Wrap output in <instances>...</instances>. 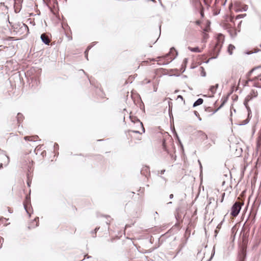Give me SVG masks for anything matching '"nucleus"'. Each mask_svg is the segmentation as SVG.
Listing matches in <instances>:
<instances>
[{
    "label": "nucleus",
    "mask_w": 261,
    "mask_h": 261,
    "mask_svg": "<svg viewBox=\"0 0 261 261\" xmlns=\"http://www.w3.org/2000/svg\"><path fill=\"white\" fill-rule=\"evenodd\" d=\"M9 23L11 24V29L13 30V31L20 36V38L26 36L29 34V28L24 23L22 22H12L10 21Z\"/></svg>",
    "instance_id": "obj_1"
},
{
    "label": "nucleus",
    "mask_w": 261,
    "mask_h": 261,
    "mask_svg": "<svg viewBox=\"0 0 261 261\" xmlns=\"http://www.w3.org/2000/svg\"><path fill=\"white\" fill-rule=\"evenodd\" d=\"M177 51L174 47L170 48V51L168 54L165 55L164 56L158 57L157 61L158 64L161 65H166L168 64L170 62L173 61L177 56Z\"/></svg>",
    "instance_id": "obj_2"
},
{
    "label": "nucleus",
    "mask_w": 261,
    "mask_h": 261,
    "mask_svg": "<svg viewBox=\"0 0 261 261\" xmlns=\"http://www.w3.org/2000/svg\"><path fill=\"white\" fill-rule=\"evenodd\" d=\"M256 213L251 212L245 221L242 229L249 232L251 226L254 224L255 222Z\"/></svg>",
    "instance_id": "obj_3"
},
{
    "label": "nucleus",
    "mask_w": 261,
    "mask_h": 261,
    "mask_svg": "<svg viewBox=\"0 0 261 261\" xmlns=\"http://www.w3.org/2000/svg\"><path fill=\"white\" fill-rule=\"evenodd\" d=\"M242 207V204L238 201L234 202L231 208L230 215L236 217L239 214Z\"/></svg>",
    "instance_id": "obj_4"
},
{
    "label": "nucleus",
    "mask_w": 261,
    "mask_h": 261,
    "mask_svg": "<svg viewBox=\"0 0 261 261\" xmlns=\"http://www.w3.org/2000/svg\"><path fill=\"white\" fill-rule=\"evenodd\" d=\"M219 40L217 41V43L215 44V45L213 47V51L214 52V53L216 54V56L215 57H213V59L216 58L219 53L220 51V49H221V46H220V40L221 39H223L224 37L221 34H220L219 35Z\"/></svg>",
    "instance_id": "obj_5"
},
{
    "label": "nucleus",
    "mask_w": 261,
    "mask_h": 261,
    "mask_svg": "<svg viewBox=\"0 0 261 261\" xmlns=\"http://www.w3.org/2000/svg\"><path fill=\"white\" fill-rule=\"evenodd\" d=\"M23 205L24 208L25 209L26 212L29 215L31 214V209L30 208L31 206V198L29 196H27L24 201H23Z\"/></svg>",
    "instance_id": "obj_6"
},
{
    "label": "nucleus",
    "mask_w": 261,
    "mask_h": 261,
    "mask_svg": "<svg viewBox=\"0 0 261 261\" xmlns=\"http://www.w3.org/2000/svg\"><path fill=\"white\" fill-rule=\"evenodd\" d=\"M129 118L132 122L136 123L137 126L142 128L143 133L145 132V128L143 126L142 122H141V121L136 116L129 115Z\"/></svg>",
    "instance_id": "obj_7"
},
{
    "label": "nucleus",
    "mask_w": 261,
    "mask_h": 261,
    "mask_svg": "<svg viewBox=\"0 0 261 261\" xmlns=\"http://www.w3.org/2000/svg\"><path fill=\"white\" fill-rule=\"evenodd\" d=\"M25 141L36 142L39 140V138L37 135L28 136L24 137Z\"/></svg>",
    "instance_id": "obj_8"
},
{
    "label": "nucleus",
    "mask_w": 261,
    "mask_h": 261,
    "mask_svg": "<svg viewBox=\"0 0 261 261\" xmlns=\"http://www.w3.org/2000/svg\"><path fill=\"white\" fill-rule=\"evenodd\" d=\"M140 173L142 175H144L145 177H147L148 174L150 175L149 167L147 166H144L140 171Z\"/></svg>",
    "instance_id": "obj_9"
},
{
    "label": "nucleus",
    "mask_w": 261,
    "mask_h": 261,
    "mask_svg": "<svg viewBox=\"0 0 261 261\" xmlns=\"http://www.w3.org/2000/svg\"><path fill=\"white\" fill-rule=\"evenodd\" d=\"M41 38L42 41L46 44H49L51 40L49 36L45 33L41 35Z\"/></svg>",
    "instance_id": "obj_10"
},
{
    "label": "nucleus",
    "mask_w": 261,
    "mask_h": 261,
    "mask_svg": "<svg viewBox=\"0 0 261 261\" xmlns=\"http://www.w3.org/2000/svg\"><path fill=\"white\" fill-rule=\"evenodd\" d=\"M0 158L4 161L3 163L0 161V168H2L3 164L6 165L8 164L9 162V158L5 154H3L2 155L0 156Z\"/></svg>",
    "instance_id": "obj_11"
},
{
    "label": "nucleus",
    "mask_w": 261,
    "mask_h": 261,
    "mask_svg": "<svg viewBox=\"0 0 261 261\" xmlns=\"http://www.w3.org/2000/svg\"><path fill=\"white\" fill-rule=\"evenodd\" d=\"M39 225V218H35L29 226V228H35Z\"/></svg>",
    "instance_id": "obj_12"
},
{
    "label": "nucleus",
    "mask_w": 261,
    "mask_h": 261,
    "mask_svg": "<svg viewBox=\"0 0 261 261\" xmlns=\"http://www.w3.org/2000/svg\"><path fill=\"white\" fill-rule=\"evenodd\" d=\"M33 178V173L32 172L29 171L27 173V184L28 187H30L32 182V179Z\"/></svg>",
    "instance_id": "obj_13"
},
{
    "label": "nucleus",
    "mask_w": 261,
    "mask_h": 261,
    "mask_svg": "<svg viewBox=\"0 0 261 261\" xmlns=\"http://www.w3.org/2000/svg\"><path fill=\"white\" fill-rule=\"evenodd\" d=\"M17 125L19 127L24 119L23 115L21 113H18L17 117Z\"/></svg>",
    "instance_id": "obj_14"
},
{
    "label": "nucleus",
    "mask_w": 261,
    "mask_h": 261,
    "mask_svg": "<svg viewBox=\"0 0 261 261\" xmlns=\"http://www.w3.org/2000/svg\"><path fill=\"white\" fill-rule=\"evenodd\" d=\"M252 99V96L251 94L248 95L245 98L244 101V105L245 107L249 106L248 102Z\"/></svg>",
    "instance_id": "obj_15"
},
{
    "label": "nucleus",
    "mask_w": 261,
    "mask_h": 261,
    "mask_svg": "<svg viewBox=\"0 0 261 261\" xmlns=\"http://www.w3.org/2000/svg\"><path fill=\"white\" fill-rule=\"evenodd\" d=\"M203 102V99L201 98H198L193 103V107H196L202 104Z\"/></svg>",
    "instance_id": "obj_16"
},
{
    "label": "nucleus",
    "mask_w": 261,
    "mask_h": 261,
    "mask_svg": "<svg viewBox=\"0 0 261 261\" xmlns=\"http://www.w3.org/2000/svg\"><path fill=\"white\" fill-rule=\"evenodd\" d=\"M240 255L241 256V261H243L246 256V252L245 249L242 248L241 249Z\"/></svg>",
    "instance_id": "obj_17"
},
{
    "label": "nucleus",
    "mask_w": 261,
    "mask_h": 261,
    "mask_svg": "<svg viewBox=\"0 0 261 261\" xmlns=\"http://www.w3.org/2000/svg\"><path fill=\"white\" fill-rule=\"evenodd\" d=\"M218 87H219V84H217L215 85L211 86L210 87L209 90H210V91H211V92L212 93V94H214L216 93V90L217 89Z\"/></svg>",
    "instance_id": "obj_18"
},
{
    "label": "nucleus",
    "mask_w": 261,
    "mask_h": 261,
    "mask_svg": "<svg viewBox=\"0 0 261 261\" xmlns=\"http://www.w3.org/2000/svg\"><path fill=\"white\" fill-rule=\"evenodd\" d=\"M198 135L201 138V139L204 140L207 139V135L202 131L199 130L198 132Z\"/></svg>",
    "instance_id": "obj_19"
},
{
    "label": "nucleus",
    "mask_w": 261,
    "mask_h": 261,
    "mask_svg": "<svg viewBox=\"0 0 261 261\" xmlns=\"http://www.w3.org/2000/svg\"><path fill=\"white\" fill-rule=\"evenodd\" d=\"M192 3L196 8H200L202 7L201 3L199 0H192Z\"/></svg>",
    "instance_id": "obj_20"
},
{
    "label": "nucleus",
    "mask_w": 261,
    "mask_h": 261,
    "mask_svg": "<svg viewBox=\"0 0 261 261\" xmlns=\"http://www.w3.org/2000/svg\"><path fill=\"white\" fill-rule=\"evenodd\" d=\"M188 49L192 52H195V53H200L201 52V50L198 47H191L190 46H189Z\"/></svg>",
    "instance_id": "obj_21"
},
{
    "label": "nucleus",
    "mask_w": 261,
    "mask_h": 261,
    "mask_svg": "<svg viewBox=\"0 0 261 261\" xmlns=\"http://www.w3.org/2000/svg\"><path fill=\"white\" fill-rule=\"evenodd\" d=\"M188 58H185L184 59V61H183V62H182V64L181 65L182 66L181 69H182V72H184L186 70V67L187 64L188 63Z\"/></svg>",
    "instance_id": "obj_22"
},
{
    "label": "nucleus",
    "mask_w": 261,
    "mask_h": 261,
    "mask_svg": "<svg viewBox=\"0 0 261 261\" xmlns=\"http://www.w3.org/2000/svg\"><path fill=\"white\" fill-rule=\"evenodd\" d=\"M99 228H100L99 227H97L94 230H91L90 231V233L91 234L93 238L96 237V232L99 229Z\"/></svg>",
    "instance_id": "obj_23"
},
{
    "label": "nucleus",
    "mask_w": 261,
    "mask_h": 261,
    "mask_svg": "<svg viewBox=\"0 0 261 261\" xmlns=\"http://www.w3.org/2000/svg\"><path fill=\"white\" fill-rule=\"evenodd\" d=\"M248 9V6L247 5H244L243 6H242V9H237L236 10V11L237 12H242V11H246Z\"/></svg>",
    "instance_id": "obj_24"
},
{
    "label": "nucleus",
    "mask_w": 261,
    "mask_h": 261,
    "mask_svg": "<svg viewBox=\"0 0 261 261\" xmlns=\"http://www.w3.org/2000/svg\"><path fill=\"white\" fill-rule=\"evenodd\" d=\"M14 7L15 9V12H16V13L19 12L20 10L21 7V4L18 5L16 3H14Z\"/></svg>",
    "instance_id": "obj_25"
},
{
    "label": "nucleus",
    "mask_w": 261,
    "mask_h": 261,
    "mask_svg": "<svg viewBox=\"0 0 261 261\" xmlns=\"http://www.w3.org/2000/svg\"><path fill=\"white\" fill-rule=\"evenodd\" d=\"M235 48V47L234 45H232V44H229L228 45V52L229 53V54L230 55H232V50Z\"/></svg>",
    "instance_id": "obj_26"
},
{
    "label": "nucleus",
    "mask_w": 261,
    "mask_h": 261,
    "mask_svg": "<svg viewBox=\"0 0 261 261\" xmlns=\"http://www.w3.org/2000/svg\"><path fill=\"white\" fill-rule=\"evenodd\" d=\"M43 1L49 7L52 6V4L54 2V0H43Z\"/></svg>",
    "instance_id": "obj_27"
},
{
    "label": "nucleus",
    "mask_w": 261,
    "mask_h": 261,
    "mask_svg": "<svg viewBox=\"0 0 261 261\" xmlns=\"http://www.w3.org/2000/svg\"><path fill=\"white\" fill-rule=\"evenodd\" d=\"M91 48V46H88L86 50L85 51V56L86 59L88 60V51Z\"/></svg>",
    "instance_id": "obj_28"
},
{
    "label": "nucleus",
    "mask_w": 261,
    "mask_h": 261,
    "mask_svg": "<svg viewBox=\"0 0 261 261\" xmlns=\"http://www.w3.org/2000/svg\"><path fill=\"white\" fill-rule=\"evenodd\" d=\"M225 102L224 101H223L222 102V103L220 105V106H219V108H218L217 109L215 110L214 111H213L212 113L211 114V115H213V114H214L215 113H216L220 109H221L224 105H225Z\"/></svg>",
    "instance_id": "obj_29"
},
{
    "label": "nucleus",
    "mask_w": 261,
    "mask_h": 261,
    "mask_svg": "<svg viewBox=\"0 0 261 261\" xmlns=\"http://www.w3.org/2000/svg\"><path fill=\"white\" fill-rule=\"evenodd\" d=\"M162 148H163V150L165 151H168L167 148L166 147V141L165 139H163L162 140Z\"/></svg>",
    "instance_id": "obj_30"
},
{
    "label": "nucleus",
    "mask_w": 261,
    "mask_h": 261,
    "mask_svg": "<svg viewBox=\"0 0 261 261\" xmlns=\"http://www.w3.org/2000/svg\"><path fill=\"white\" fill-rule=\"evenodd\" d=\"M245 108H246L247 110V112H248V117H247V118H250L251 117V109L250 108V107L249 106H246L245 107Z\"/></svg>",
    "instance_id": "obj_31"
},
{
    "label": "nucleus",
    "mask_w": 261,
    "mask_h": 261,
    "mask_svg": "<svg viewBox=\"0 0 261 261\" xmlns=\"http://www.w3.org/2000/svg\"><path fill=\"white\" fill-rule=\"evenodd\" d=\"M250 121V118H246L243 120L241 123L239 124L240 125H244L247 124Z\"/></svg>",
    "instance_id": "obj_32"
},
{
    "label": "nucleus",
    "mask_w": 261,
    "mask_h": 261,
    "mask_svg": "<svg viewBox=\"0 0 261 261\" xmlns=\"http://www.w3.org/2000/svg\"><path fill=\"white\" fill-rule=\"evenodd\" d=\"M68 29H69V30H70L69 27V26L68 25V24L66 23V38H68V40L69 41H70V40H71L72 39V37H71V36H68V34H67V30H68Z\"/></svg>",
    "instance_id": "obj_33"
},
{
    "label": "nucleus",
    "mask_w": 261,
    "mask_h": 261,
    "mask_svg": "<svg viewBox=\"0 0 261 261\" xmlns=\"http://www.w3.org/2000/svg\"><path fill=\"white\" fill-rule=\"evenodd\" d=\"M200 68L201 69V75L203 77L205 76L206 72L205 71L204 68L203 67H201Z\"/></svg>",
    "instance_id": "obj_34"
},
{
    "label": "nucleus",
    "mask_w": 261,
    "mask_h": 261,
    "mask_svg": "<svg viewBox=\"0 0 261 261\" xmlns=\"http://www.w3.org/2000/svg\"><path fill=\"white\" fill-rule=\"evenodd\" d=\"M172 102H169V114L170 115V117L171 118V110H172Z\"/></svg>",
    "instance_id": "obj_35"
},
{
    "label": "nucleus",
    "mask_w": 261,
    "mask_h": 261,
    "mask_svg": "<svg viewBox=\"0 0 261 261\" xmlns=\"http://www.w3.org/2000/svg\"><path fill=\"white\" fill-rule=\"evenodd\" d=\"M194 113L196 117H197V118H198V120H199V121H201V117H200L199 114V113H198V112H197L196 111H194Z\"/></svg>",
    "instance_id": "obj_36"
},
{
    "label": "nucleus",
    "mask_w": 261,
    "mask_h": 261,
    "mask_svg": "<svg viewBox=\"0 0 261 261\" xmlns=\"http://www.w3.org/2000/svg\"><path fill=\"white\" fill-rule=\"evenodd\" d=\"M246 16V14H239L236 16V19H240Z\"/></svg>",
    "instance_id": "obj_37"
},
{
    "label": "nucleus",
    "mask_w": 261,
    "mask_h": 261,
    "mask_svg": "<svg viewBox=\"0 0 261 261\" xmlns=\"http://www.w3.org/2000/svg\"><path fill=\"white\" fill-rule=\"evenodd\" d=\"M214 255H215V248L214 247V248L213 249V251H212V252L211 256L207 260V261H211L212 260V259L213 258V257H214Z\"/></svg>",
    "instance_id": "obj_38"
},
{
    "label": "nucleus",
    "mask_w": 261,
    "mask_h": 261,
    "mask_svg": "<svg viewBox=\"0 0 261 261\" xmlns=\"http://www.w3.org/2000/svg\"><path fill=\"white\" fill-rule=\"evenodd\" d=\"M18 39H16L14 37H8L5 39V40H17Z\"/></svg>",
    "instance_id": "obj_39"
},
{
    "label": "nucleus",
    "mask_w": 261,
    "mask_h": 261,
    "mask_svg": "<svg viewBox=\"0 0 261 261\" xmlns=\"http://www.w3.org/2000/svg\"><path fill=\"white\" fill-rule=\"evenodd\" d=\"M23 0H14V3H16L18 5H19L20 4H21Z\"/></svg>",
    "instance_id": "obj_40"
},
{
    "label": "nucleus",
    "mask_w": 261,
    "mask_h": 261,
    "mask_svg": "<svg viewBox=\"0 0 261 261\" xmlns=\"http://www.w3.org/2000/svg\"><path fill=\"white\" fill-rule=\"evenodd\" d=\"M46 152L45 150H43L42 151H41V155L42 156V157L46 156Z\"/></svg>",
    "instance_id": "obj_41"
},
{
    "label": "nucleus",
    "mask_w": 261,
    "mask_h": 261,
    "mask_svg": "<svg viewBox=\"0 0 261 261\" xmlns=\"http://www.w3.org/2000/svg\"><path fill=\"white\" fill-rule=\"evenodd\" d=\"M30 148L27 151H26V152H25L26 154H29V153H30L32 151V150L33 149V147H31V145H30Z\"/></svg>",
    "instance_id": "obj_42"
},
{
    "label": "nucleus",
    "mask_w": 261,
    "mask_h": 261,
    "mask_svg": "<svg viewBox=\"0 0 261 261\" xmlns=\"http://www.w3.org/2000/svg\"><path fill=\"white\" fill-rule=\"evenodd\" d=\"M237 9H242V6L239 5V4H237L235 5V10Z\"/></svg>",
    "instance_id": "obj_43"
},
{
    "label": "nucleus",
    "mask_w": 261,
    "mask_h": 261,
    "mask_svg": "<svg viewBox=\"0 0 261 261\" xmlns=\"http://www.w3.org/2000/svg\"><path fill=\"white\" fill-rule=\"evenodd\" d=\"M177 98L178 99H180L181 100L184 101L185 102V100H184V99L183 98V97L180 95H179L177 96Z\"/></svg>",
    "instance_id": "obj_44"
},
{
    "label": "nucleus",
    "mask_w": 261,
    "mask_h": 261,
    "mask_svg": "<svg viewBox=\"0 0 261 261\" xmlns=\"http://www.w3.org/2000/svg\"><path fill=\"white\" fill-rule=\"evenodd\" d=\"M205 111L207 112H211L212 108L211 107H207V108H205Z\"/></svg>",
    "instance_id": "obj_45"
},
{
    "label": "nucleus",
    "mask_w": 261,
    "mask_h": 261,
    "mask_svg": "<svg viewBox=\"0 0 261 261\" xmlns=\"http://www.w3.org/2000/svg\"><path fill=\"white\" fill-rule=\"evenodd\" d=\"M132 132H133L134 133H136V134H141L139 131L138 130H130Z\"/></svg>",
    "instance_id": "obj_46"
},
{
    "label": "nucleus",
    "mask_w": 261,
    "mask_h": 261,
    "mask_svg": "<svg viewBox=\"0 0 261 261\" xmlns=\"http://www.w3.org/2000/svg\"><path fill=\"white\" fill-rule=\"evenodd\" d=\"M97 43V42H94L92 44L89 45L88 46H91V48Z\"/></svg>",
    "instance_id": "obj_47"
},
{
    "label": "nucleus",
    "mask_w": 261,
    "mask_h": 261,
    "mask_svg": "<svg viewBox=\"0 0 261 261\" xmlns=\"http://www.w3.org/2000/svg\"><path fill=\"white\" fill-rule=\"evenodd\" d=\"M200 15H201L202 17H203L204 16V13H203V9L200 10Z\"/></svg>",
    "instance_id": "obj_48"
},
{
    "label": "nucleus",
    "mask_w": 261,
    "mask_h": 261,
    "mask_svg": "<svg viewBox=\"0 0 261 261\" xmlns=\"http://www.w3.org/2000/svg\"><path fill=\"white\" fill-rule=\"evenodd\" d=\"M261 68V65L255 67L254 68L252 69L251 71H253L255 69H258V68Z\"/></svg>",
    "instance_id": "obj_49"
},
{
    "label": "nucleus",
    "mask_w": 261,
    "mask_h": 261,
    "mask_svg": "<svg viewBox=\"0 0 261 261\" xmlns=\"http://www.w3.org/2000/svg\"><path fill=\"white\" fill-rule=\"evenodd\" d=\"M159 1L160 2V5L164 9L165 8V6L162 4V2L161 1V0H159Z\"/></svg>",
    "instance_id": "obj_50"
},
{
    "label": "nucleus",
    "mask_w": 261,
    "mask_h": 261,
    "mask_svg": "<svg viewBox=\"0 0 261 261\" xmlns=\"http://www.w3.org/2000/svg\"><path fill=\"white\" fill-rule=\"evenodd\" d=\"M40 148H41V147L38 148V147H37L36 148V149H35V151H36V154H37V153H38V151H39V149H40Z\"/></svg>",
    "instance_id": "obj_51"
},
{
    "label": "nucleus",
    "mask_w": 261,
    "mask_h": 261,
    "mask_svg": "<svg viewBox=\"0 0 261 261\" xmlns=\"http://www.w3.org/2000/svg\"><path fill=\"white\" fill-rule=\"evenodd\" d=\"M173 197H174V195H173V194H171L169 195V198H170V199H172V198H173Z\"/></svg>",
    "instance_id": "obj_52"
},
{
    "label": "nucleus",
    "mask_w": 261,
    "mask_h": 261,
    "mask_svg": "<svg viewBox=\"0 0 261 261\" xmlns=\"http://www.w3.org/2000/svg\"><path fill=\"white\" fill-rule=\"evenodd\" d=\"M4 240L2 238L0 237V246L2 245V242H3Z\"/></svg>",
    "instance_id": "obj_53"
},
{
    "label": "nucleus",
    "mask_w": 261,
    "mask_h": 261,
    "mask_svg": "<svg viewBox=\"0 0 261 261\" xmlns=\"http://www.w3.org/2000/svg\"><path fill=\"white\" fill-rule=\"evenodd\" d=\"M224 196H225V193H223L222 194V199H221V202H222L223 201V198H224Z\"/></svg>",
    "instance_id": "obj_54"
},
{
    "label": "nucleus",
    "mask_w": 261,
    "mask_h": 261,
    "mask_svg": "<svg viewBox=\"0 0 261 261\" xmlns=\"http://www.w3.org/2000/svg\"><path fill=\"white\" fill-rule=\"evenodd\" d=\"M165 172V169L162 170L161 171V174H164V172Z\"/></svg>",
    "instance_id": "obj_55"
},
{
    "label": "nucleus",
    "mask_w": 261,
    "mask_h": 261,
    "mask_svg": "<svg viewBox=\"0 0 261 261\" xmlns=\"http://www.w3.org/2000/svg\"><path fill=\"white\" fill-rule=\"evenodd\" d=\"M204 39H206L208 38V35L206 34H205L204 35Z\"/></svg>",
    "instance_id": "obj_56"
},
{
    "label": "nucleus",
    "mask_w": 261,
    "mask_h": 261,
    "mask_svg": "<svg viewBox=\"0 0 261 261\" xmlns=\"http://www.w3.org/2000/svg\"><path fill=\"white\" fill-rule=\"evenodd\" d=\"M148 1H151V2H154V3L156 2L155 0H148Z\"/></svg>",
    "instance_id": "obj_57"
},
{
    "label": "nucleus",
    "mask_w": 261,
    "mask_h": 261,
    "mask_svg": "<svg viewBox=\"0 0 261 261\" xmlns=\"http://www.w3.org/2000/svg\"><path fill=\"white\" fill-rule=\"evenodd\" d=\"M227 98H225V99L223 100V101L225 103V102L227 101Z\"/></svg>",
    "instance_id": "obj_58"
},
{
    "label": "nucleus",
    "mask_w": 261,
    "mask_h": 261,
    "mask_svg": "<svg viewBox=\"0 0 261 261\" xmlns=\"http://www.w3.org/2000/svg\"><path fill=\"white\" fill-rule=\"evenodd\" d=\"M107 225H109L110 224V222H108V221L106 222Z\"/></svg>",
    "instance_id": "obj_59"
},
{
    "label": "nucleus",
    "mask_w": 261,
    "mask_h": 261,
    "mask_svg": "<svg viewBox=\"0 0 261 261\" xmlns=\"http://www.w3.org/2000/svg\"><path fill=\"white\" fill-rule=\"evenodd\" d=\"M150 82V80H148L147 81V82H146L147 83H149Z\"/></svg>",
    "instance_id": "obj_60"
},
{
    "label": "nucleus",
    "mask_w": 261,
    "mask_h": 261,
    "mask_svg": "<svg viewBox=\"0 0 261 261\" xmlns=\"http://www.w3.org/2000/svg\"><path fill=\"white\" fill-rule=\"evenodd\" d=\"M171 203H172V202H168V203H167V204H171Z\"/></svg>",
    "instance_id": "obj_61"
},
{
    "label": "nucleus",
    "mask_w": 261,
    "mask_h": 261,
    "mask_svg": "<svg viewBox=\"0 0 261 261\" xmlns=\"http://www.w3.org/2000/svg\"><path fill=\"white\" fill-rule=\"evenodd\" d=\"M85 74H86L85 72L84 71V70L82 69L81 70Z\"/></svg>",
    "instance_id": "obj_62"
},
{
    "label": "nucleus",
    "mask_w": 261,
    "mask_h": 261,
    "mask_svg": "<svg viewBox=\"0 0 261 261\" xmlns=\"http://www.w3.org/2000/svg\"><path fill=\"white\" fill-rule=\"evenodd\" d=\"M161 177L162 178H163V179H165V178H164V177H163V176H161Z\"/></svg>",
    "instance_id": "obj_63"
},
{
    "label": "nucleus",
    "mask_w": 261,
    "mask_h": 261,
    "mask_svg": "<svg viewBox=\"0 0 261 261\" xmlns=\"http://www.w3.org/2000/svg\"><path fill=\"white\" fill-rule=\"evenodd\" d=\"M251 92L254 93V90H252Z\"/></svg>",
    "instance_id": "obj_64"
}]
</instances>
